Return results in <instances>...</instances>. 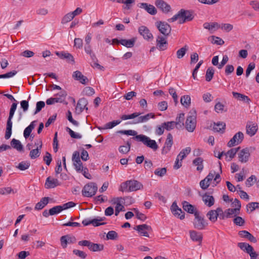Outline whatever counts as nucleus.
Masks as SVG:
<instances>
[{
  "mask_svg": "<svg viewBox=\"0 0 259 259\" xmlns=\"http://www.w3.org/2000/svg\"><path fill=\"white\" fill-rule=\"evenodd\" d=\"M194 16L192 12L188 10L181 9L179 12L175 15L172 18L167 20L169 22H173L179 20L180 24H183L187 21H190L193 20Z\"/></svg>",
  "mask_w": 259,
  "mask_h": 259,
  "instance_id": "obj_1",
  "label": "nucleus"
},
{
  "mask_svg": "<svg viewBox=\"0 0 259 259\" xmlns=\"http://www.w3.org/2000/svg\"><path fill=\"white\" fill-rule=\"evenodd\" d=\"M143 186L141 183L137 180H128L122 183L119 187V190L121 192L136 191L143 189Z\"/></svg>",
  "mask_w": 259,
  "mask_h": 259,
  "instance_id": "obj_2",
  "label": "nucleus"
},
{
  "mask_svg": "<svg viewBox=\"0 0 259 259\" xmlns=\"http://www.w3.org/2000/svg\"><path fill=\"white\" fill-rule=\"evenodd\" d=\"M196 117V110L194 109H191L189 112L185 122L186 129L189 132H193L195 130L197 123Z\"/></svg>",
  "mask_w": 259,
  "mask_h": 259,
  "instance_id": "obj_3",
  "label": "nucleus"
},
{
  "mask_svg": "<svg viewBox=\"0 0 259 259\" xmlns=\"http://www.w3.org/2000/svg\"><path fill=\"white\" fill-rule=\"evenodd\" d=\"M136 141L142 142L145 145L152 149L154 151L158 148V146L155 140L150 139L148 137L144 135H139L134 137Z\"/></svg>",
  "mask_w": 259,
  "mask_h": 259,
  "instance_id": "obj_4",
  "label": "nucleus"
},
{
  "mask_svg": "<svg viewBox=\"0 0 259 259\" xmlns=\"http://www.w3.org/2000/svg\"><path fill=\"white\" fill-rule=\"evenodd\" d=\"M97 190V184L94 182H90L83 187L81 191L82 195L84 197H91L96 194Z\"/></svg>",
  "mask_w": 259,
  "mask_h": 259,
  "instance_id": "obj_5",
  "label": "nucleus"
},
{
  "mask_svg": "<svg viewBox=\"0 0 259 259\" xmlns=\"http://www.w3.org/2000/svg\"><path fill=\"white\" fill-rule=\"evenodd\" d=\"M255 148L254 147H247L242 149L238 153V160L241 163H246L249 160L250 157V152L255 150Z\"/></svg>",
  "mask_w": 259,
  "mask_h": 259,
  "instance_id": "obj_6",
  "label": "nucleus"
},
{
  "mask_svg": "<svg viewBox=\"0 0 259 259\" xmlns=\"http://www.w3.org/2000/svg\"><path fill=\"white\" fill-rule=\"evenodd\" d=\"M194 217L193 225L195 228L201 230L204 229L208 226V223L204 217L200 215L199 212H196Z\"/></svg>",
  "mask_w": 259,
  "mask_h": 259,
  "instance_id": "obj_7",
  "label": "nucleus"
},
{
  "mask_svg": "<svg viewBox=\"0 0 259 259\" xmlns=\"http://www.w3.org/2000/svg\"><path fill=\"white\" fill-rule=\"evenodd\" d=\"M156 26L163 36H167L170 33L171 27L166 22L164 21H157L155 23Z\"/></svg>",
  "mask_w": 259,
  "mask_h": 259,
  "instance_id": "obj_8",
  "label": "nucleus"
},
{
  "mask_svg": "<svg viewBox=\"0 0 259 259\" xmlns=\"http://www.w3.org/2000/svg\"><path fill=\"white\" fill-rule=\"evenodd\" d=\"M244 139V134L241 132L237 133L233 138L228 142L227 146L232 147L235 145L240 144Z\"/></svg>",
  "mask_w": 259,
  "mask_h": 259,
  "instance_id": "obj_9",
  "label": "nucleus"
},
{
  "mask_svg": "<svg viewBox=\"0 0 259 259\" xmlns=\"http://www.w3.org/2000/svg\"><path fill=\"white\" fill-rule=\"evenodd\" d=\"M134 229L137 231L141 236L149 237L148 232L152 231L151 226L146 224H143L136 226Z\"/></svg>",
  "mask_w": 259,
  "mask_h": 259,
  "instance_id": "obj_10",
  "label": "nucleus"
},
{
  "mask_svg": "<svg viewBox=\"0 0 259 259\" xmlns=\"http://www.w3.org/2000/svg\"><path fill=\"white\" fill-rule=\"evenodd\" d=\"M155 5L165 14H167L171 11L170 6L163 0H156L155 2Z\"/></svg>",
  "mask_w": 259,
  "mask_h": 259,
  "instance_id": "obj_11",
  "label": "nucleus"
},
{
  "mask_svg": "<svg viewBox=\"0 0 259 259\" xmlns=\"http://www.w3.org/2000/svg\"><path fill=\"white\" fill-rule=\"evenodd\" d=\"M173 144L174 142L172 135L170 133H168L167 135V138L164 143V146L162 150V153H167L170 151Z\"/></svg>",
  "mask_w": 259,
  "mask_h": 259,
  "instance_id": "obj_12",
  "label": "nucleus"
},
{
  "mask_svg": "<svg viewBox=\"0 0 259 259\" xmlns=\"http://www.w3.org/2000/svg\"><path fill=\"white\" fill-rule=\"evenodd\" d=\"M166 37L159 35L156 38V47L160 51H164L167 49V41Z\"/></svg>",
  "mask_w": 259,
  "mask_h": 259,
  "instance_id": "obj_13",
  "label": "nucleus"
},
{
  "mask_svg": "<svg viewBox=\"0 0 259 259\" xmlns=\"http://www.w3.org/2000/svg\"><path fill=\"white\" fill-rule=\"evenodd\" d=\"M105 219V218H100L99 219H94L93 220L85 219L82 221V224L86 226L89 225H93L95 227H98L101 225L106 224V223H100V222L103 221Z\"/></svg>",
  "mask_w": 259,
  "mask_h": 259,
  "instance_id": "obj_14",
  "label": "nucleus"
},
{
  "mask_svg": "<svg viewBox=\"0 0 259 259\" xmlns=\"http://www.w3.org/2000/svg\"><path fill=\"white\" fill-rule=\"evenodd\" d=\"M88 104V100L84 98H82L80 99L77 103L76 107L75 108V112L77 114L81 113L84 109L87 110L88 109L87 105Z\"/></svg>",
  "mask_w": 259,
  "mask_h": 259,
  "instance_id": "obj_15",
  "label": "nucleus"
},
{
  "mask_svg": "<svg viewBox=\"0 0 259 259\" xmlns=\"http://www.w3.org/2000/svg\"><path fill=\"white\" fill-rule=\"evenodd\" d=\"M72 77L82 84H87L89 82L88 78L84 76L80 71L78 70L73 72Z\"/></svg>",
  "mask_w": 259,
  "mask_h": 259,
  "instance_id": "obj_16",
  "label": "nucleus"
},
{
  "mask_svg": "<svg viewBox=\"0 0 259 259\" xmlns=\"http://www.w3.org/2000/svg\"><path fill=\"white\" fill-rule=\"evenodd\" d=\"M171 210L173 214L181 220L185 218V212L179 208L176 202H174L171 206Z\"/></svg>",
  "mask_w": 259,
  "mask_h": 259,
  "instance_id": "obj_17",
  "label": "nucleus"
},
{
  "mask_svg": "<svg viewBox=\"0 0 259 259\" xmlns=\"http://www.w3.org/2000/svg\"><path fill=\"white\" fill-rule=\"evenodd\" d=\"M37 145L38 146L36 149H33L30 151L29 156L30 158L32 159H35L39 156L41 153V149L42 146V141L41 140H39L38 141V143L35 144Z\"/></svg>",
  "mask_w": 259,
  "mask_h": 259,
  "instance_id": "obj_18",
  "label": "nucleus"
},
{
  "mask_svg": "<svg viewBox=\"0 0 259 259\" xmlns=\"http://www.w3.org/2000/svg\"><path fill=\"white\" fill-rule=\"evenodd\" d=\"M139 33L143 36L145 39L149 40L153 38V35L149 29L145 26H141L138 29Z\"/></svg>",
  "mask_w": 259,
  "mask_h": 259,
  "instance_id": "obj_19",
  "label": "nucleus"
},
{
  "mask_svg": "<svg viewBox=\"0 0 259 259\" xmlns=\"http://www.w3.org/2000/svg\"><path fill=\"white\" fill-rule=\"evenodd\" d=\"M139 7L145 9L148 13L154 15L157 13L156 9L153 6L147 3H142L139 4Z\"/></svg>",
  "mask_w": 259,
  "mask_h": 259,
  "instance_id": "obj_20",
  "label": "nucleus"
},
{
  "mask_svg": "<svg viewBox=\"0 0 259 259\" xmlns=\"http://www.w3.org/2000/svg\"><path fill=\"white\" fill-rule=\"evenodd\" d=\"M202 199L204 204L208 207H211L214 204V197L208 194V193H205L202 195Z\"/></svg>",
  "mask_w": 259,
  "mask_h": 259,
  "instance_id": "obj_21",
  "label": "nucleus"
},
{
  "mask_svg": "<svg viewBox=\"0 0 259 259\" xmlns=\"http://www.w3.org/2000/svg\"><path fill=\"white\" fill-rule=\"evenodd\" d=\"M190 238L193 241L199 242L200 244L202 242L203 235L201 232H198L194 230L189 231Z\"/></svg>",
  "mask_w": 259,
  "mask_h": 259,
  "instance_id": "obj_22",
  "label": "nucleus"
},
{
  "mask_svg": "<svg viewBox=\"0 0 259 259\" xmlns=\"http://www.w3.org/2000/svg\"><path fill=\"white\" fill-rule=\"evenodd\" d=\"M56 54L61 59H66L68 62L71 63L72 64L75 63L73 56L70 53L61 52H56Z\"/></svg>",
  "mask_w": 259,
  "mask_h": 259,
  "instance_id": "obj_23",
  "label": "nucleus"
},
{
  "mask_svg": "<svg viewBox=\"0 0 259 259\" xmlns=\"http://www.w3.org/2000/svg\"><path fill=\"white\" fill-rule=\"evenodd\" d=\"M183 204V208L184 210L187 212L194 214L195 215V213L196 212H199L196 208H195L194 206L190 204L188 202L184 201L182 203Z\"/></svg>",
  "mask_w": 259,
  "mask_h": 259,
  "instance_id": "obj_24",
  "label": "nucleus"
},
{
  "mask_svg": "<svg viewBox=\"0 0 259 259\" xmlns=\"http://www.w3.org/2000/svg\"><path fill=\"white\" fill-rule=\"evenodd\" d=\"M59 185L58 180L57 179H52L50 177L47 178L45 183V187L47 189L54 188Z\"/></svg>",
  "mask_w": 259,
  "mask_h": 259,
  "instance_id": "obj_25",
  "label": "nucleus"
},
{
  "mask_svg": "<svg viewBox=\"0 0 259 259\" xmlns=\"http://www.w3.org/2000/svg\"><path fill=\"white\" fill-rule=\"evenodd\" d=\"M218 208L216 209H211L209 210L206 213V217L208 220L214 223L217 221L218 218Z\"/></svg>",
  "mask_w": 259,
  "mask_h": 259,
  "instance_id": "obj_26",
  "label": "nucleus"
},
{
  "mask_svg": "<svg viewBox=\"0 0 259 259\" xmlns=\"http://www.w3.org/2000/svg\"><path fill=\"white\" fill-rule=\"evenodd\" d=\"M155 114L153 113H148L144 116H138L136 119L135 123H139L147 122L150 118H154Z\"/></svg>",
  "mask_w": 259,
  "mask_h": 259,
  "instance_id": "obj_27",
  "label": "nucleus"
},
{
  "mask_svg": "<svg viewBox=\"0 0 259 259\" xmlns=\"http://www.w3.org/2000/svg\"><path fill=\"white\" fill-rule=\"evenodd\" d=\"M238 234L240 237L246 238L252 242L255 243L257 241L256 238L247 231H240L239 232Z\"/></svg>",
  "mask_w": 259,
  "mask_h": 259,
  "instance_id": "obj_28",
  "label": "nucleus"
},
{
  "mask_svg": "<svg viewBox=\"0 0 259 259\" xmlns=\"http://www.w3.org/2000/svg\"><path fill=\"white\" fill-rule=\"evenodd\" d=\"M119 199H123V198L122 197L116 198H114L112 200V203L113 204H116V206L115 207V215L116 216H117L118 215V214L120 212V211H124V206L123 205H122L120 203V202L118 201V200Z\"/></svg>",
  "mask_w": 259,
  "mask_h": 259,
  "instance_id": "obj_29",
  "label": "nucleus"
},
{
  "mask_svg": "<svg viewBox=\"0 0 259 259\" xmlns=\"http://www.w3.org/2000/svg\"><path fill=\"white\" fill-rule=\"evenodd\" d=\"M50 198L48 197H43L41 199L39 202L37 203L35 206V209L37 210H40L42 209L49 203Z\"/></svg>",
  "mask_w": 259,
  "mask_h": 259,
  "instance_id": "obj_30",
  "label": "nucleus"
},
{
  "mask_svg": "<svg viewBox=\"0 0 259 259\" xmlns=\"http://www.w3.org/2000/svg\"><path fill=\"white\" fill-rule=\"evenodd\" d=\"M13 122L12 120L8 119L6 124V130L5 133V139H9L12 135V128Z\"/></svg>",
  "mask_w": 259,
  "mask_h": 259,
  "instance_id": "obj_31",
  "label": "nucleus"
},
{
  "mask_svg": "<svg viewBox=\"0 0 259 259\" xmlns=\"http://www.w3.org/2000/svg\"><path fill=\"white\" fill-rule=\"evenodd\" d=\"M226 128V124L224 122H218L214 123L213 130L214 132L223 133Z\"/></svg>",
  "mask_w": 259,
  "mask_h": 259,
  "instance_id": "obj_32",
  "label": "nucleus"
},
{
  "mask_svg": "<svg viewBox=\"0 0 259 259\" xmlns=\"http://www.w3.org/2000/svg\"><path fill=\"white\" fill-rule=\"evenodd\" d=\"M136 41V38H132L130 39H121L120 40V44L127 48H132L134 47Z\"/></svg>",
  "mask_w": 259,
  "mask_h": 259,
  "instance_id": "obj_33",
  "label": "nucleus"
},
{
  "mask_svg": "<svg viewBox=\"0 0 259 259\" xmlns=\"http://www.w3.org/2000/svg\"><path fill=\"white\" fill-rule=\"evenodd\" d=\"M104 246L103 244L94 243L91 242L89 249L93 252L101 251L104 249Z\"/></svg>",
  "mask_w": 259,
  "mask_h": 259,
  "instance_id": "obj_34",
  "label": "nucleus"
},
{
  "mask_svg": "<svg viewBox=\"0 0 259 259\" xmlns=\"http://www.w3.org/2000/svg\"><path fill=\"white\" fill-rule=\"evenodd\" d=\"M185 118V114L183 113H180L176 118V121L174 122L176 123V127L180 128L184 125V121Z\"/></svg>",
  "mask_w": 259,
  "mask_h": 259,
  "instance_id": "obj_35",
  "label": "nucleus"
},
{
  "mask_svg": "<svg viewBox=\"0 0 259 259\" xmlns=\"http://www.w3.org/2000/svg\"><path fill=\"white\" fill-rule=\"evenodd\" d=\"M257 130V126L255 124L246 125V133L250 136L254 135Z\"/></svg>",
  "mask_w": 259,
  "mask_h": 259,
  "instance_id": "obj_36",
  "label": "nucleus"
},
{
  "mask_svg": "<svg viewBox=\"0 0 259 259\" xmlns=\"http://www.w3.org/2000/svg\"><path fill=\"white\" fill-rule=\"evenodd\" d=\"M11 146L18 151L23 150V147L20 141L15 139H13L11 142Z\"/></svg>",
  "mask_w": 259,
  "mask_h": 259,
  "instance_id": "obj_37",
  "label": "nucleus"
},
{
  "mask_svg": "<svg viewBox=\"0 0 259 259\" xmlns=\"http://www.w3.org/2000/svg\"><path fill=\"white\" fill-rule=\"evenodd\" d=\"M232 94L233 97L237 100L240 101H244L248 103H249L250 101V99L247 96H245L244 95L234 92H232Z\"/></svg>",
  "mask_w": 259,
  "mask_h": 259,
  "instance_id": "obj_38",
  "label": "nucleus"
},
{
  "mask_svg": "<svg viewBox=\"0 0 259 259\" xmlns=\"http://www.w3.org/2000/svg\"><path fill=\"white\" fill-rule=\"evenodd\" d=\"M203 27L209 30H215L220 28V25L217 22H205L203 24Z\"/></svg>",
  "mask_w": 259,
  "mask_h": 259,
  "instance_id": "obj_39",
  "label": "nucleus"
},
{
  "mask_svg": "<svg viewBox=\"0 0 259 259\" xmlns=\"http://www.w3.org/2000/svg\"><path fill=\"white\" fill-rule=\"evenodd\" d=\"M203 159L200 157H197L193 160V164L196 166H197L196 169L198 171H201L203 169Z\"/></svg>",
  "mask_w": 259,
  "mask_h": 259,
  "instance_id": "obj_40",
  "label": "nucleus"
},
{
  "mask_svg": "<svg viewBox=\"0 0 259 259\" xmlns=\"http://www.w3.org/2000/svg\"><path fill=\"white\" fill-rule=\"evenodd\" d=\"M181 103L182 105L188 108L191 105V98L189 95H184L181 98Z\"/></svg>",
  "mask_w": 259,
  "mask_h": 259,
  "instance_id": "obj_41",
  "label": "nucleus"
},
{
  "mask_svg": "<svg viewBox=\"0 0 259 259\" xmlns=\"http://www.w3.org/2000/svg\"><path fill=\"white\" fill-rule=\"evenodd\" d=\"M61 244L63 248H66L68 243H72L71 238L68 235H64L60 238Z\"/></svg>",
  "mask_w": 259,
  "mask_h": 259,
  "instance_id": "obj_42",
  "label": "nucleus"
},
{
  "mask_svg": "<svg viewBox=\"0 0 259 259\" xmlns=\"http://www.w3.org/2000/svg\"><path fill=\"white\" fill-rule=\"evenodd\" d=\"M238 246L242 250L245 251L247 253L253 250V248L249 244L245 242L238 243Z\"/></svg>",
  "mask_w": 259,
  "mask_h": 259,
  "instance_id": "obj_43",
  "label": "nucleus"
},
{
  "mask_svg": "<svg viewBox=\"0 0 259 259\" xmlns=\"http://www.w3.org/2000/svg\"><path fill=\"white\" fill-rule=\"evenodd\" d=\"M35 121H33L31 122L29 125H28L24 131V137L26 139L30 135L32 130L34 129L35 127Z\"/></svg>",
  "mask_w": 259,
  "mask_h": 259,
  "instance_id": "obj_44",
  "label": "nucleus"
},
{
  "mask_svg": "<svg viewBox=\"0 0 259 259\" xmlns=\"http://www.w3.org/2000/svg\"><path fill=\"white\" fill-rule=\"evenodd\" d=\"M239 149V147L238 148H232L229 151H228L227 152H224V155L228 156L229 157L230 159H229L228 160L230 161L235 157V155L236 154L237 152L238 151Z\"/></svg>",
  "mask_w": 259,
  "mask_h": 259,
  "instance_id": "obj_45",
  "label": "nucleus"
},
{
  "mask_svg": "<svg viewBox=\"0 0 259 259\" xmlns=\"http://www.w3.org/2000/svg\"><path fill=\"white\" fill-rule=\"evenodd\" d=\"M191 150L190 147H186L183 149L178 155V158H180V161H182L183 159L191 152Z\"/></svg>",
  "mask_w": 259,
  "mask_h": 259,
  "instance_id": "obj_46",
  "label": "nucleus"
},
{
  "mask_svg": "<svg viewBox=\"0 0 259 259\" xmlns=\"http://www.w3.org/2000/svg\"><path fill=\"white\" fill-rule=\"evenodd\" d=\"M188 49V47L187 45H185L184 47L178 50L176 53L177 57L178 59L182 58L185 55Z\"/></svg>",
  "mask_w": 259,
  "mask_h": 259,
  "instance_id": "obj_47",
  "label": "nucleus"
},
{
  "mask_svg": "<svg viewBox=\"0 0 259 259\" xmlns=\"http://www.w3.org/2000/svg\"><path fill=\"white\" fill-rule=\"evenodd\" d=\"M131 143L127 141L126 143V145L120 146L119 147V151L121 153L126 154L128 153L131 149Z\"/></svg>",
  "mask_w": 259,
  "mask_h": 259,
  "instance_id": "obj_48",
  "label": "nucleus"
},
{
  "mask_svg": "<svg viewBox=\"0 0 259 259\" xmlns=\"http://www.w3.org/2000/svg\"><path fill=\"white\" fill-rule=\"evenodd\" d=\"M225 211V213H226L227 218H230L232 217L233 214L236 215L240 213V212L238 211V209L235 208H228Z\"/></svg>",
  "mask_w": 259,
  "mask_h": 259,
  "instance_id": "obj_49",
  "label": "nucleus"
},
{
  "mask_svg": "<svg viewBox=\"0 0 259 259\" xmlns=\"http://www.w3.org/2000/svg\"><path fill=\"white\" fill-rule=\"evenodd\" d=\"M30 165V163L28 161H23L19 163L16 166L20 170H25L28 169Z\"/></svg>",
  "mask_w": 259,
  "mask_h": 259,
  "instance_id": "obj_50",
  "label": "nucleus"
},
{
  "mask_svg": "<svg viewBox=\"0 0 259 259\" xmlns=\"http://www.w3.org/2000/svg\"><path fill=\"white\" fill-rule=\"evenodd\" d=\"M214 75V70L212 67H209L206 72L205 79L207 81H210Z\"/></svg>",
  "mask_w": 259,
  "mask_h": 259,
  "instance_id": "obj_51",
  "label": "nucleus"
},
{
  "mask_svg": "<svg viewBox=\"0 0 259 259\" xmlns=\"http://www.w3.org/2000/svg\"><path fill=\"white\" fill-rule=\"evenodd\" d=\"M62 210H63L61 205L55 206L50 209V215L57 214L61 212Z\"/></svg>",
  "mask_w": 259,
  "mask_h": 259,
  "instance_id": "obj_52",
  "label": "nucleus"
},
{
  "mask_svg": "<svg viewBox=\"0 0 259 259\" xmlns=\"http://www.w3.org/2000/svg\"><path fill=\"white\" fill-rule=\"evenodd\" d=\"M140 115H141V113H140V112H134L130 115H122L121 116V119L122 120L134 119L136 117H138Z\"/></svg>",
  "mask_w": 259,
  "mask_h": 259,
  "instance_id": "obj_53",
  "label": "nucleus"
},
{
  "mask_svg": "<svg viewBox=\"0 0 259 259\" xmlns=\"http://www.w3.org/2000/svg\"><path fill=\"white\" fill-rule=\"evenodd\" d=\"M165 130L170 131L176 127V123L174 121H167L163 123Z\"/></svg>",
  "mask_w": 259,
  "mask_h": 259,
  "instance_id": "obj_54",
  "label": "nucleus"
},
{
  "mask_svg": "<svg viewBox=\"0 0 259 259\" xmlns=\"http://www.w3.org/2000/svg\"><path fill=\"white\" fill-rule=\"evenodd\" d=\"M107 240H116L118 238V234L114 231H110L106 235Z\"/></svg>",
  "mask_w": 259,
  "mask_h": 259,
  "instance_id": "obj_55",
  "label": "nucleus"
},
{
  "mask_svg": "<svg viewBox=\"0 0 259 259\" xmlns=\"http://www.w3.org/2000/svg\"><path fill=\"white\" fill-rule=\"evenodd\" d=\"M74 18L71 12L68 13L66 14L62 19V23L65 24L71 21Z\"/></svg>",
  "mask_w": 259,
  "mask_h": 259,
  "instance_id": "obj_56",
  "label": "nucleus"
},
{
  "mask_svg": "<svg viewBox=\"0 0 259 259\" xmlns=\"http://www.w3.org/2000/svg\"><path fill=\"white\" fill-rule=\"evenodd\" d=\"M83 93L86 96H91L93 95L95 92L94 89L93 88L90 87H87L84 88Z\"/></svg>",
  "mask_w": 259,
  "mask_h": 259,
  "instance_id": "obj_57",
  "label": "nucleus"
},
{
  "mask_svg": "<svg viewBox=\"0 0 259 259\" xmlns=\"http://www.w3.org/2000/svg\"><path fill=\"white\" fill-rule=\"evenodd\" d=\"M167 171L166 168L163 167L161 168H157L154 171V174L159 177H163L164 176Z\"/></svg>",
  "mask_w": 259,
  "mask_h": 259,
  "instance_id": "obj_58",
  "label": "nucleus"
},
{
  "mask_svg": "<svg viewBox=\"0 0 259 259\" xmlns=\"http://www.w3.org/2000/svg\"><path fill=\"white\" fill-rule=\"evenodd\" d=\"M233 223L237 226H242L244 225L245 221L242 217L237 216L234 219Z\"/></svg>",
  "mask_w": 259,
  "mask_h": 259,
  "instance_id": "obj_59",
  "label": "nucleus"
},
{
  "mask_svg": "<svg viewBox=\"0 0 259 259\" xmlns=\"http://www.w3.org/2000/svg\"><path fill=\"white\" fill-rule=\"evenodd\" d=\"M55 103H62L61 98H50L47 100L46 103L47 105H52Z\"/></svg>",
  "mask_w": 259,
  "mask_h": 259,
  "instance_id": "obj_60",
  "label": "nucleus"
},
{
  "mask_svg": "<svg viewBox=\"0 0 259 259\" xmlns=\"http://www.w3.org/2000/svg\"><path fill=\"white\" fill-rule=\"evenodd\" d=\"M247 211H248V208L250 209V211L252 212L256 208H259V203L258 202H250L248 203L247 206Z\"/></svg>",
  "mask_w": 259,
  "mask_h": 259,
  "instance_id": "obj_61",
  "label": "nucleus"
},
{
  "mask_svg": "<svg viewBox=\"0 0 259 259\" xmlns=\"http://www.w3.org/2000/svg\"><path fill=\"white\" fill-rule=\"evenodd\" d=\"M256 181V179L255 176L251 175L246 180V186L249 187L253 185V184Z\"/></svg>",
  "mask_w": 259,
  "mask_h": 259,
  "instance_id": "obj_62",
  "label": "nucleus"
},
{
  "mask_svg": "<svg viewBox=\"0 0 259 259\" xmlns=\"http://www.w3.org/2000/svg\"><path fill=\"white\" fill-rule=\"evenodd\" d=\"M66 131L69 133L70 136L72 138L81 139L82 137L81 135L77 134V133H75L68 127H66Z\"/></svg>",
  "mask_w": 259,
  "mask_h": 259,
  "instance_id": "obj_63",
  "label": "nucleus"
},
{
  "mask_svg": "<svg viewBox=\"0 0 259 259\" xmlns=\"http://www.w3.org/2000/svg\"><path fill=\"white\" fill-rule=\"evenodd\" d=\"M73 165L75 167V170L77 172H81L83 171V168L84 167L82 165V163L81 162V161L74 162Z\"/></svg>",
  "mask_w": 259,
  "mask_h": 259,
  "instance_id": "obj_64",
  "label": "nucleus"
}]
</instances>
